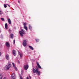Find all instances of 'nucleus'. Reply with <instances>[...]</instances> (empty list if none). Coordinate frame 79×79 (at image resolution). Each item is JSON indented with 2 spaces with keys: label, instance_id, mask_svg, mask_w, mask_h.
Listing matches in <instances>:
<instances>
[{
  "label": "nucleus",
  "instance_id": "nucleus-1",
  "mask_svg": "<svg viewBox=\"0 0 79 79\" xmlns=\"http://www.w3.org/2000/svg\"><path fill=\"white\" fill-rule=\"evenodd\" d=\"M10 63V62H8V64L6 65L5 67H4V69L6 71H7V70H8L11 67V65Z\"/></svg>",
  "mask_w": 79,
  "mask_h": 79
},
{
  "label": "nucleus",
  "instance_id": "nucleus-2",
  "mask_svg": "<svg viewBox=\"0 0 79 79\" xmlns=\"http://www.w3.org/2000/svg\"><path fill=\"white\" fill-rule=\"evenodd\" d=\"M33 71L34 73H36V74H37L38 75H40V72L39 71V69L37 67H36L35 69L34 68H33Z\"/></svg>",
  "mask_w": 79,
  "mask_h": 79
},
{
  "label": "nucleus",
  "instance_id": "nucleus-3",
  "mask_svg": "<svg viewBox=\"0 0 79 79\" xmlns=\"http://www.w3.org/2000/svg\"><path fill=\"white\" fill-rule=\"evenodd\" d=\"M19 33L20 35V36L23 37L24 34H25V31L23 29H22L21 31H19Z\"/></svg>",
  "mask_w": 79,
  "mask_h": 79
},
{
  "label": "nucleus",
  "instance_id": "nucleus-4",
  "mask_svg": "<svg viewBox=\"0 0 79 79\" xmlns=\"http://www.w3.org/2000/svg\"><path fill=\"white\" fill-rule=\"evenodd\" d=\"M23 45L24 47H26V46L27 45V41L26 40H24L23 41Z\"/></svg>",
  "mask_w": 79,
  "mask_h": 79
},
{
  "label": "nucleus",
  "instance_id": "nucleus-5",
  "mask_svg": "<svg viewBox=\"0 0 79 79\" xmlns=\"http://www.w3.org/2000/svg\"><path fill=\"white\" fill-rule=\"evenodd\" d=\"M11 79H15L16 78V76L15 75V74L12 73V75L11 76Z\"/></svg>",
  "mask_w": 79,
  "mask_h": 79
},
{
  "label": "nucleus",
  "instance_id": "nucleus-6",
  "mask_svg": "<svg viewBox=\"0 0 79 79\" xmlns=\"http://www.w3.org/2000/svg\"><path fill=\"white\" fill-rule=\"evenodd\" d=\"M23 25L24 26L23 27L25 29H26L27 31V27L26 26V23H23Z\"/></svg>",
  "mask_w": 79,
  "mask_h": 79
},
{
  "label": "nucleus",
  "instance_id": "nucleus-7",
  "mask_svg": "<svg viewBox=\"0 0 79 79\" xmlns=\"http://www.w3.org/2000/svg\"><path fill=\"white\" fill-rule=\"evenodd\" d=\"M28 68H29V66L28 65H25L24 66V68L25 70H27Z\"/></svg>",
  "mask_w": 79,
  "mask_h": 79
},
{
  "label": "nucleus",
  "instance_id": "nucleus-8",
  "mask_svg": "<svg viewBox=\"0 0 79 79\" xmlns=\"http://www.w3.org/2000/svg\"><path fill=\"white\" fill-rule=\"evenodd\" d=\"M6 45L7 47H10V43L8 42H6Z\"/></svg>",
  "mask_w": 79,
  "mask_h": 79
},
{
  "label": "nucleus",
  "instance_id": "nucleus-9",
  "mask_svg": "<svg viewBox=\"0 0 79 79\" xmlns=\"http://www.w3.org/2000/svg\"><path fill=\"white\" fill-rule=\"evenodd\" d=\"M6 58L7 60H10V57H9V55L7 54L6 55Z\"/></svg>",
  "mask_w": 79,
  "mask_h": 79
},
{
  "label": "nucleus",
  "instance_id": "nucleus-10",
  "mask_svg": "<svg viewBox=\"0 0 79 79\" xmlns=\"http://www.w3.org/2000/svg\"><path fill=\"white\" fill-rule=\"evenodd\" d=\"M16 52L15 50H13L12 51V53L14 56H16Z\"/></svg>",
  "mask_w": 79,
  "mask_h": 79
},
{
  "label": "nucleus",
  "instance_id": "nucleus-11",
  "mask_svg": "<svg viewBox=\"0 0 79 79\" xmlns=\"http://www.w3.org/2000/svg\"><path fill=\"white\" fill-rule=\"evenodd\" d=\"M7 20L8 22V23L10 24H11V20H10V19H7Z\"/></svg>",
  "mask_w": 79,
  "mask_h": 79
},
{
  "label": "nucleus",
  "instance_id": "nucleus-12",
  "mask_svg": "<svg viewBox=\"0 0 79 79\" xmlns=\"http://www.w3.org/2000/svg\"><path fill=\"white\" fill-rule=\"evenodd\" d=\"M12 64H13L14 68H15L16 71H17V68H16V67H15V64L13 62H12Z\"/></svg>",
  "mask_w": 79,
  "mask_h": 79
},
{
  "label": "nucleus",
  "instance_id": "nucleus-13",
  "mask_svg": "<svg viewBox=\"0 0 79 79\" xmlns=\"http://www.w3.org/2000/svg\"><path fill=\"white\" fill-rule=\"evenodd\" d=\"M32 27L31 26V25L30 24L29 25V29L30 30H32Z\"/></svg>",
  "mask_w": 79,
  "mask_h": 79
},
{
  "label": "nucleus",
  "instance_id": "nucleus-14",
  "mask_svg": "<svg viewBox=\"0 0 79 79\" xmlns=\"http://www.w3.org/2000/svg\"><path fill=\"white\" fill-rule=\"evenodd\" d=\"M29 47L30 48V49L32 50H33L34 48H33V47H32L31 46H29Z\"/></svg>",
  "mask_w": 79,
  "mask_h": 79
},
{
  "label": "nucleus",
  "instance_id": "nucleus-15",
  "mask_svg": "<svg viewBox=\"0 0 79 79\" xmlns=\"http://www.w3.org/2000/svg\"><path fill=\"white\" fill-rule=\"evenodd\" d=\"M5 28L6 29H7V27H8V24H7V23H5Z\"/></svg>",
  "mask_w": 79,
  "mask_h": 79
},
{
  "label": "nucleus",
  "instance_id": "nucleus-16",
  "mask_svg": "<svg viewBox=\"0 0 79 79\" xmlns=\"http://www.w3.org/2000/svg\"><path fill=\"white\" fill-rule=\"evenodd\" d=\"M18 53H19V54L20 55V58H22V56H23V54L19 53V51H18Z\"/></svg>",
  "mask_w": 79,
  "mask_h": 79
},
{
  "label": "nucleus",
  "instance_id": "nucleus-17",
  "mask_svg": "<svg viewBox=\"0 0 79 79\" xmlns=\"http://www.w3.org/2000/svg\"><path fill=\"white\" fill-rule=\"evenodd\" d=\"M3 14V11L2 10H0V15H2Z\"/></svg>",
  "mask_w": 79,
  "mask_h": 79
},
{
  "label": "nucleus",
  "instance_id": "nucleus-18",
  "mask_svg": "<svg viewBox=\"0 0 79 79\" xmlns=\"http://www.w3.org/2000/svg\"><path fill=\"white\" fill-rule=\"evenodd\" d=\"M10 36L11 37V38H13V34H11Z\"/></svg>",
  "mask_w": 79,
  "mask_h": 79
},
{
  "label": "nucleus",
  "instance_id": "nucleus-19",
  "mask_svg": "<svg viewBox=\"0 0 79 79\" xmlns=\"http://www.w3.org/2000/svg\"><path fill=\"white\" fill-rule=\"evenodd\" d=\"M37 65L38 66V68H40V65H39V64L37 62Z\"/></svg>",
  "mask_w": 79,
  "mask_h": 79
},
{
  "label": "nucleus",
  "instance_id": "nucleus-20",
  "mask_svg": "<svg viewBox=\"0 0 79 79\" xmlns=\"http://www.w3.org/2000/svg\"><path fill=\"white\" fill-rule=\"evenodd\" d=\"M1 20L2 21H5V19H4L3 18H1Z\"/></svg>",
  "mask_w": 79,
  "mask_h": 79
},
{
  "label": "nucleus",
  "instance_id": "nucleus-21",
  "mask_svg": "<svg viewBox=\"0 0 79 79\" xmlns=\"http://www.w3.org/2000/svg\"><path fill=\"white\" fill-rule=\"evenodd\" d=\"M36 42H38L39 41V39H35Z\"/></svg>",
  "mask_w": 79,
  "mask_h": 79
},
{
  "label": "nucleus",
  "instance_id": "nucleus-22",
  "mask_svg": "<svg viewBox=\"0 0 79 79\" xmlns=\"http://www.w3.org/2000/svg\"><path fill=\"white\" fill-rule=\"evenodd\" d=\"M2 79V74L0 73V79Z\"/></svg>",
  "mask_w": 79,
  "mask_h": 79
},
{
  "label": "nucleus",
  "instance_id": "nucleus-23",
  "mask_svg": "<svg viewBox=\"0 0 79 79\" xmlns=\"http://www.w3.org/2000/svg\"><path fill=\"white\" fill-rule=\"evenodd\" d=\"M4 6L5 8H6V7H7V6H6V4H4Z\"/></svg>",
  "mask_w": 79,
  "mask_h": 79
},
{
  "label": "nucleus",
  "instance_id": "nucleus-24",
  "mask_svg": "<svg viewBox=\"0 0 79 79\" xmlns=\"http://www.w3.org/2000/svg\"><path fill=\"white\" fill-rule=\"evenodd\" d=\"M11 30H10V29H9L8 30V31H9V32H10V33L11 32Z\"/></svg>",
  "mask_w": 79,
  "mask_h": 79
},
{
  "label": "nucleus",
  "instance_id": "nucleus-25",
  "mask_svg": "<svg viewBox=\"0 0 79 79\" xmlns=\"http://www.w3.org/2000/svg\"><path fill=\"white\" fill-rule=\"evenodd\" d=\"M13 42H14V44H15V40H14Z\"/></svg>",
  "mask_w": 79,
  "mask_h": 79
},
{
  "label": "nucleus",
  "instance_id": "nucleus-26",
  "mask_svg": "<svg viewBox=\"0 0 79 79\" xmlns=\"http://www.w3.org/2000/svg\"><path fill=\"white\" fill-rule=\"evenodd\" d=\"M20 79H23V77H20Z\"/></svg>",
  "mask_w": 79,
  "mask_h": 79
},
{
  "label": "nucleus",
  "instance_id": "nucleus-27",
  "mask_svg": "<svg viewBox=\"0 0 79 79\" xmlns=\"http://www.w3.org/2000/svg\"><path fill=\"white\" fill-rule=\"evenodd\" d=\"M6 5H8V6L9 7H10V5H9L8 4H6Z\"/></svg>",
  "mask_w": 79,
  "mask_h": 79
},
{
  "label": "nucleus",
  "instance_id": "nucleus-28",
  "mask_svg": "<svg viewBox=\"0 0 79 79\" xmlns=\"http://www.w3.org/2000/svg\"><path fill=\"white\" fill-rule=\"evenodd\" d=\"M2 55V53L0 52V56Z\"/></svg>",
  "mask_w": 79,
  "mask_h": 79
},
{
  "label": "nucleus",
  "instance_id": "nucleus-29",
  "mask_svg": "<svg viewBox=\"0 0 79 79\" xmlns=\"http://www.w3.org/2000/svg\"><path fill=\"white\" fill-rule=\"evenodd\" d=\"M29 76L30 79H31V76Z\"/></svg>",
  "mask_w": 79,
  "mask_h": 79
},
{
  "label": "nucleus",
  "instance_id": "nucleus-30",
  "mask_svg": "<svg viewBox=\"0 0 79 79\" xmlns=\"http://www.w3.org/2000/svg\"><path fill=\"white\" fill-rule=\"evenodd\" d=\"M18 63H20L19 61H18Z\"/></svg>",
  "mask_w": 79,
  "mask_h": 79
},
{
  "label": "nucleus",
  "instance_id": "nucleus-31",
  "mask_svg": "<svg viewBox=\"0 0 79 79\" xmlns=\"http://www.w3.org/2000/svg\"><path fill=\"white\" fill-rule=\"evenodd\" d=\"M42 68H41V67L40 66V69H41Z\"/></svg>",
  "mask_w": 79,
  "mask_h": 79
},
{
  "label": "nucleus",
  "instance_id": "nucleus-32",
  "mask_svg": "<svg viewBox=\"0 0 79 79\" xmlns=\"http://www.w3.org/2000/svg\"><path fill=\"white\" fill-rule=\"evenodd\" d=\"M18 3H20L19 1H18Z\"/></svg>",
  "mask_w": 79,
  "mask_h": 79
},
{
  "label": "nucleus",
  "instance_id": "nucleus-33",
  "mask_svg": "<svg viewBox=\"0 0 79 79\" xmlns=\"http://www.w3.org/2000/svg\"><path fill=\"white\" fill-rule=\"evenodd\" d=\"M15 29H16V27H15Z\"/></svg>",
  "mask_w": 79,
  "mask_h": 79
}]
</instances>
